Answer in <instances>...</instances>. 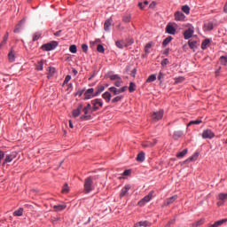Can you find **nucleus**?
<instances>
[{
	"mask_svg": "<svg viewBox=\"0 0 227 227\" xmlns=\"http://www.w3.org/2000/svg\"><path fill=\"white\" fill-rule=\"evenodd\" d=\"M24 20H21L18 22V24L15 26V28L13 29V33L19 34L21 30V27L23 26Z\"/></svg>",
	"mask_w": 227,
	"mask_h": 227,
	"instance_id": "obj_22",
	"label": "nucleus"
},
{
	"mask_svg": "<svg viewBox=\"0 0 227 227\" xmlns=\"http://www.w3.org/2000/svg\"><path fill=\"white\" fill-rule=\"evenodd\" d=\"M183 132L182 131H175V133H173V138L175 140H178L179 138L182 137Z\"/></svg>",
	"mask_w": 227,
	"mask_h": 227,
	"instance_id": "obj_30",
	"label": "nucleus"
},
{
	"mask_svg": "<svg viewBox=\"0 0 227 227\" xmlns=\"http://www.w3.org/2000/svg\"><path fill=\"white\" fill-rule=\"evenodd\" d=\"M168 64H169L168 59H164L162 60V62H160V65H161L162 67L168 66Z\"/></svg>",
	"mask_w": 227,
	"mask_h": 227,
	"instance_id": "obj_54",
	"label": "nucleus"
},
{
	"mask_svg": "<svg viewBox=\"0 0 227 227\" xmlns=\"http://www.w3.org/2000/svg\"><path fill=\"white\" fill-rule=\"evenodd\" d=\"M196 41H188V47H190V49L193 50L196 48Z\"/></svg>",
	"mask_w": 227,
	"mask_h": 227,
	"instance_id": "obj_44",
	"label": "nucleus"
},
{
	"mask_svg": "<svg viewBox=\"0 0 227 227\" xmlns=\"http://www.w3.org/2000/svg\"><path fill=\"white\" fill-rule=\"evenodd\" d=\"M82 111H83V114H85V115H82L80 117V120H82V121L91 120V115H88V113H90V111H91V109H82Z\"/></svg>",
	"mask_w": 227,
	"mask_h": 227,
	"instance_id": "obj_12",
	"label": "nucleus"
},
{
	"mask_svg": "<svg viewBox=\"0 0 227 227\" xmlns=\"http://www.w3.org/2000/svg\"><path fill=\"white\" fill-rule=\"evenodd\" d=\"M17 152H12L9 154H5L4 160H3V167H4L6 164L11 163L13 161L14 159L17 158Z\"/></svg>",
	"mask_w": 227,
	"mask_h": 227,
	"instance_id": "obj_1",
	"label": "nucleus"
},
{
	"mask_svg": "<svg viewBox=\"0 0 227 227\" xmlns=\"http://www.w3.org/2000/svg\"><path fill=\"white\" fill-rule=\"evenodd\" d=\"M82 51H83V52H87L88 51V45L87 44H82Z\"/></svg>",
	"mask_w": 227,
	"mask_h": 227,
	"instance_id": "obj_60",
	"label": "nucleus"
},
{
	"mask_svg": "<svg viewBox=\"0 0 227 227\" xmlns=\"http://www.w3.org/2000/svg\"><path fill=\"white\" fill-rule=\"evenodd\" d=\"M162 117H164V110H159L157 112H153V114H151V118L154 121L162 120Z\"/></svg>",
	"mask_w": 227,
	"mask_h": 227,
	"instance_id": "obj_3",
	"label": "nucleus"
},
{
	"mask_svg": "<svg viewBox=\"0 0 227 227\" xmlns=\"http://www.w3.org/2000/svg\"><path fill=\"white\" fill-rule=\"evenodd\" d=\"M156 81V74H151L148 76V79H146V83H150Z\"/></svg>",
	"mask_w": 227,
	"mask_h": 227,
	"instance_id": "obj_37",
	"label": "nucleus"
},
{
	"mask_svg": "<svg viewBox=\"0 0 227 227\" xmlns=\"http://www.w3.org/2000/svg\"><path fill=\"white\" fill-rule=\"evenodd\" d=\"M208 45H210V40H209V39H206V40H204V42H202V43L200 44V48H201L202 50H206V49L208 47Z\"/></svg>",
	"mask_w": 227,
	"mask_h": 227,
	"instance_id": "obj_27",
	"label": "nucleus"
},
{
	"mask_svg": "<svg viewBox=\"0 0 227 227\" xmlns=\"http://www.w3.org/2000/svg\"><path fill=\"white\" fill-rule=\"evenodd\" d=\"M82 110H91V105L88 104L85 107L82 108Z\"/></svg>",
	"mask_w": 227,
	"mask_h": 227,
	"instance_id": "obj_62",
	"label": "nucleus"
},
{
	"mask_svg": "<svg viewBox=\"0 0 227 227\" xmlns=\"http://www.w3.org/2000/svg\"><path fill=\"white\" fill-rule=\"evenodd\" d=\"M165 31L167 34L175 35L176 33V28H175L171 25H167V27L165 28Z\"/></svg>",
	"mask_w": 227,
	"mask_h": 227,
	"instance_id": "obj_17",
	"label": "nucleus"
},
{
	"mask_svg": "<svg viewBox=\"0 0 227 227\" xmlns=\"http://www.w3.org/2000/svg\"><path fill=\"white\" fill-rule=\"evenodd\" d=\"M156 144H158V141L156 139H154V140H153V142H145V143L142 144V147L152 148V147H154V145H156Z\"/></svg>",
	"mask_w": 227,
	"mask_h": 227,
	"instance_id": "obj_14",
	"label": "nucleus"
},
{
	"mask_svg": "<svg viewBox=\"0 0 227 227\" xmlns=\"http://www.w3.org/2000/svg\"><path fill=\"white\" fill-rule=\"evenodd\" d=\"M102 98L105 99L106 103H109V101L111 100V93H109L108 91L103 93Z\"/></svg>",
	"mask_w": 227,
	"mask_h": 227,
	"instance_id": "obj_26",
	"label": "nucleus"
},
{
	"mask_svg": "<svg viewBox=\"0 0 227 227\" xmlns=\"http://www.w3.org/2000/svg\"><path fill=\"white\" fill-rule=\"evenodd\" d=\"M6 157V155H4V152L0 151V165H1V160H3V159H4Z\"/></svg>",
	"mask_w": 227,
	"mask_h": 227,
	"instance_id": "obj_59",
	"label": "nucleus"
},
{
	"mask_svg": "<svg viewBox=\"0 0 227 227\" xmlns=\"http://www.w3.org/2000/svg\"><path fill=\"white\" fill-rule=\"evenodd\" d=\"M188 153L187 149H184V151H182L181 153H177V154H176V158H184Z\"/></svg>",
	"mask_w": 227,
	"mask_h": 227,
	"instance_id": "obj_31",
	"label": "nucleus"
},
{
	"mask_svg": "<svg viewBox=\"0 0 227 227\" xmlns=\"http://www.w3.org/2000/svg\"><path fill=\"white\" fill-rule=\"evenodd\" d=\"M153 192H150V193H148V195H146L145 197H144V199L138 200L137 205L138 207H144L145 206L146 203L150 202L153 199Z\"/></svg>",
	"mask_w": 227,
	"mask_h": 227,
	"instance_id": "obj_4",
	"label": "nucleus"
},
{
	"mask_svg": "<svg viewBox=\"0 0 227 227\" xmlns=\"http://www.w3.org/2000/svg\"><path fill=\"white\" fill-rule=\"evenodd\" d=\"M122 82H123L121 80L115 81L114 85H115V87L120 88L121 86Z\"/></svg>",
	"mask_w": 227,
	"mask_h": 227,
	"instance_id": "obj_57",
	"label": "nucleus"
},
{
	"mask_svg": "<svg viewBox=\"0 0 227 227\" xmlns=\"http://www.w3.org/2000/svg\"><path fill=\"white\" fill-rule=\"evenodd\" d=\"M94 89H88V90L85 91V94L88 95V94H94Z\"/></svg>",
	"mask_w": 227,
	"mask_h": 227,
	"instance_id": "obj_61",
	"label": "nucleus"
},
{
	"mask_svg": "<svg viewBox=\"0 0 227 227\" xmlns=\"http://www.w3.org/2000/svg\"><path fill=\"white\" fill-rule=\"evenodd\" d=\"M69 51L73 54H75L77 52V46L74 44L69 46Z\"/></svg>",
	"mask_w": 227,
	"mask_h": 227,
	"instance_id": "obj_45",
	"label": "nucleus"
},
{
	"mask_svg": "<svg viewBox=\"0 0 227 227\" xmlns=\"http://www.w3.org/2000/svg\"><path fill=\"white\" fill-rule=\"evenodd\" d=\"M84 96H85V99H91L92 98H94V97H97V96H94V93H88V94H84Z\"/></svg>",
	"mask_w": 227,
	"mask_h": 227,
	"instance_id": "obj_53",
	"label": "nucleus"
},
{
	"mask_svg": "<svg viewBox=\"0 0 227 227\" xmlns=\"http://www.w3.org/2000/svg\"><path fill=\"white\" fill-rule=\"evenodd\" d=\"M85 193H90L93 190L91 176L85 179Z\"/></svg>",
	"mask_w": 227,
	"mask_h": 227,
	"instance_id": "obj_5",
	"label": "nucleus"
},
{
	"mask_svg": "<svg viewBox=\"0 0 227 227\" xmlns=\"http://www.w3.org/2000/svg\"><path fill=\"white\" fill-rule=\"evenodd\" d=\"M109 27H111V20L105 21V24L103 25V29L105 31H109Z\"/></svg>",
	"mask_w": 227,
	"mask_h": 227,
	"instance_id": "obj_32",
	"label": "nucleus"
},
{
	"mask_svg": "<svg viewBox=\"0 0 227 227\" xmlns=\"http://www.w3.org/2000/svg\"><path fill=\"white\" fill-rule=\"evenodd\" d=\"M175 20L176 21H183L184 20H185V15H184V13H182L181 12H176Z\"/></svg>",
	"mask_w": 227,
	"mask_h": 227,
	"instance_id": "obj_16",
	"label": "nucleus"
},
{
	"mask_svg": "<svg viewBox=\"0 0 227 227\" xmlns=\"http://www.w3.org/2000/svg\"><path fill=\"white\" fill-rule=\"evenodd\" d=\"M129 93H133L136 90V84L134 82H129V87H128Z\"/></svg>",
	"mask_w": 227,
	"mask_h": 227,
	"instance_id": "obj_36",
	"label": "nucleus"
},
{
	"mask_svg": "<svg viewBox=\"0 0 227 227\" xmlns=\"http://www.w3.org/2000/svg\"><path fill=\"white\" fill-rule=\"evenodd\" d=\"M146 5H148V1H145L144 3H138V8H140V10H144Z\"/></svg>",
	"mask_w": 227,
	"mask_h": 227,
	"instance_id": "obj_50",
	"label": "nucleus"
},
{
	"mask_svg": "<svg viewBox=\"0 0 227 227\" xmlns=\"http://www.w3.org/2000/svg\"><path fill=\"white\" fill-rule=\"evenodd\" d=\"M122 20L125 23H129L131 21V15L130 14H127V15L123 16Z\"/></svg>",
	"mask_w": 227,
	"mask_h": 227,
	"instance_id": "obj_43",
	"label": "nucleus"
},
{
	"mask_svg": "<svg viewBox=\"0 0 227 227\" xmlns=\"http://www.w3.org/2000/svg\"><path fill=\"white\" fill-rule=\"evenodd\" d=\"M23 215V207L18 208L16 211L13 212V216H22Z\"/></svg>",
	"mask_w": 227,
	"mask_h": 227,
	"instance_id": "obj_28",
	"label": "nucleus"
},
{
	"mask_svg": "<svg viewBox=\"0 0 227 227\" xmlns=\"http://www.w3.org/2000/svg\"><path fill=\"white\" fill-rule=\"evenodd\" d=\"M198 156H199L198 153H194L193 156H192V157H190L188 159V161H194V160H196L198 159Z\"/></svg>",
	"mask_w": 227,
	"mask_h": 227,
	"instance_id": "obj_52",
	"label": "nucleus"
},
{
	"mask_svg": "<svg viewBox=\"0 0 227 227\" xmlns=\"http://www.w3.org/2000/svg\"><path fill=\"white\" fill-rule=\"evenodd\" d=\"M80 112H82V105L78 106L77 109L73 111V117L74 118L79 117Z\"/></svg>",
	"mask_w": 227,
	"mask_h": 227,
	"instance_id": "obj_25",
	"label": "nucleus"
},
{
	"mask_svg": "<svg viewBox=\"0 0 227 227\" xmlns=\"http://www.w3.org/2000/svg\"><path fill=\"white\" fill-rule=\"evenodd\" d=\"M200 123H202V121H200V120L192 121L188 122L187 127H191L192 125H199Z\"/></svg>",
	"mask_w": 227,
	"mask_h": 227,
	"instance_id": "obj_42",
	"label": "nucleus"
},
{
	"mask_svg": "<svg viewBox=\"0 0 227 227\" xmlns=\"http://www.w3.org/2000/svg\"><path fill=\"white\" fill-rule=\"evenodd\" d=\"M9 38V33H5L4 37H3V42L0 43V48L6 45L7 39Z\"/></svg>",
	"mask_w": 227,
	"mask_h": 227,
	"instance_id": "obj_33",
	"label": "nucleus"
},
{
	"mask_svg": "<svg viewBox=\"0 0 227 227\" xmlns=\"http://www.w3.org/2000/svg\"><path fill=\"white\" fill-rule=\"evenodd\" d=\"M67 208V205L65 204H60V205H54V211L55 212H60L65 210Z\"/></svg>",
	"mask_w": 227,
	"mask_h": 227,
	"instance_id": "obj_20",
	"label": "nucleus"
},
{
	"mask_svg": "<svg viewBox=\"0 0 227 227\" xmlns=\"http://www.w3.org/2000/svg\"><path fill=\"white\" fill-rule=\"evenodd\" d=\"M216 198L219 200L217 203L218 207H221L224 204V201L227 200V193L221 192Z\"/></svg>",
	"mask_w": 227,
	"mask_h": 227,
	"instance_id": "obj_9",
	"label": "nucleus"
},
{
	"mask_svg": "<svg viewBox=\"0 0 227 227\" xmlns=\"http://www.w3.org/2000/svg\"><path fill=\"white\" fill-rule=\"evenodd\" d=\"M219 61L221 62V65L226 66L227 65V57L221 56V58H219Z\"/></svg>",
	"mask_w": 227,
	"mask_h": 227,
	"instance_id": "obj_39",
	"label": "nucleus"
},
{
	"mask_svg": "<svg viewBox=\"0 0 227 227\" xmlns=\"http://www.w3.org/2000/svg\"><path fill=\"white\" fill-rule=\"evenodd\" d=\"M214 137L215 133L212 131V129H204V131H202V138L212 140Z\"/></svg>",
	"mask_w": 227,
	"mask_h": 227,
	"instance_id": "obj_7",
	"label": "nucleus"
},
{
	"mask_svg": "<svg viewBox=\"0 0 227 227\" xmlns=\"http://www.w3.org/2000/svg\"><path fill=\"white\" fill-rule=\"evenodd\" d=\"M15 59H17V53L15 52V50L11 49V51L7 54V60L13 63L15 62Z\"/></svg>",
	"mask_w": 227,
	"mask_h": 227,
	"instance_id": "obj_8",
	"label": "nucleus"
},
{
	"mask_svg": "<svg viewBox=\"0 0 227 227\" xmlns=\"http://www.w3.org/2000/svg\"><path fill=\"white\" fill-rule=\"evenodd\" d=\"M97 51H98V52L104 54V52H105L104 46H103L102 44L97 45Z\"/></svg>",
	"mask_w": 227,
	"mask_h": 227,
	"instance_id": "obj_49",
	"label": "nucleus"
},
{
	"mask_svg": "<svg viewBox=\"0 0 227 227\" xmlns=\"http://www.w3.org/2000/svg\"><path fill=\"white\" fill-rule=\"evenodd\" d=\"M117 90L125 92V91H127V86L121 87V89H117Z\"/></svg>",
	"mask_w": 227,
	"mask_h": 227,
	"instance_id": "obj_63",
	"label": "nucleus"
},
{
	"mask_svg": "<svg viewBox=\"0 0 227 227\" xmlns=\"http://www.w3.org/2000/svg\"><path fill=\"white\" fill-rule=\"evenodd\" d=\"M136 160L138 162H144V160H145V153L144 152L138 153Z\"/></svg>",
	"mask_w": 227,
	"mask_h": 227,
	"instance_id": "obj_21",
	"label": "nucleus"
},
{
	"mask_svg": "<svg viewBox=\"0 0 227 227\" xmlns=\"http://www.w3.org/2000/svg\"><path fill=\"white\" fill-rule=\"evenodd\" d=\"M150 223L148 221H140L134 224V227H150Z\"/></svg>",
	"mask_w": 227,
	"mask_h": 227,
	"instance_id": "obj_18",
	"label": "nucleus"
},
{
	"mask_svg": "<svg viewBox=\"0 0 227 227\" xmlns=\"http://www.w3.org/2000/svg\"><path fill=\"white\" fill-rule=\"evenodd\" d=\"M177 200V195H175L173 197H169L168 199H167V200H165V202H163V207H168V205H171L173 203H175V201Z\"/></svg>",
	"mask_w": 227,
	"mask_h": 227,
	"instance_id": "obj_13",
	"label": "nucleus"
},
{
	"mask_svg": "<svg viewBox=\"0 0 227 227\" xmlns=\"http://www.w3.org/2000/svg\"><path fill=\"white\" fill-rule=\"evenodd\" d=\"M108 91L112 92L114 96L121 95V93L124 92V91L118 90L116 87H109Z\"/></svg>",
	"mask_w": 227,
	"mask_h": 227,
	"instance_id": "obj_23",
	"label": "nucleus"
},
{
	"mask_svg": "<svg viewBox=\"0 0 227 227\" xmlns=\"http://www.w3.org/2000/svg\"><path fill=\"white\" fill-rule=\"evenodd\" d=\"M227 223V219H221L219 221L215 222L213 224H208V227H219Z\"/></svg>",
	"mask_w": 227,
	"mask_h": 227,
	"instance_id": "obj_15",
	"label": "nucleus"
},
{
	"mask_svg": "<svg viewBox=\"0 0 227 227\" xmlns=\"http://www.w3.org/2000/svg\"><path fill=\"white\" fill-rule=\"evenodd\" d=\"M130 189H131V185H129V184L123 186V188H121V191L120 198L121 199V198L127 196L128 191H129Z\"/></svg>",
	"mask_w": 227,
	"mask_h": 227,
	"instance_id": "obj_11",
	"label": "nucleus"
},
{
	"mask_svg": "<svg viewBox=\"0 0 227 227\" xmlns=\"http://www.w3.org/2000/svg\"><path fill=\"white\" fill-rule=\"evenodd\" d=\"M54 74H55V68L53 67H49L48 77H52Z\"/></svg>",
	"mask_w": 227,
	"mask_h": 227,
	"instance_id": "obj_46",
	"label": "nucleus"
},
{
	"mask_svg": "<svg viewBox=\"0 0 227 227\" xmlns=\"http://www.w3.org/2000/svg\"><path fill=\"white\" fill-rule=\"evenodd\" d=\"M43 63H44L43 59H42V61H38L35 65V70L36 71H43Z\"/></svg>",
	"mask_w": 227,
	"mask_h": 227,
	"instance_id": "obj_24",
	"label": "nucleus"
},
{
	"mask_svg": "<svg viewBox=\"0 0 227 227\" xmlns=\"http://www.w3.org/2000/svg\"><path fill=\"white\" fill-rule=\"evenodd\" d=\"M207 30L210 31L213 29V24L212 23H207L206 24Z\"/></svg>",
	"mask_w": 227,
	"mask_h": 227,
	"instance_id": "obj_56",
	"label": "nucleus"
},
{
	"mask_svg": "<svg viewBox=\"0 0 227 227\" xmlns=\"http://www.w3.org/2000/svg\"><path fill=\"white\" fill-rule=\"evenodd\" d=\"M115 46H117L119 49H123L124 47H127L128 44H125L123 41H117L115 42Z\"/></svg>",
	"mask_w": 227,
	"mask_h": 227,
	"instance_id": "obj_29",
	"label": "nucleus"
},
{
	"mask_svg": "<svg viewBox=\"0 0 227 227\" xmlns=\"http://www.w3.org/2000/svg\"><path fill=\"white\" fill-rule=\"evenodd\" d=\"M223 12L227 13V2L225 3V5H223Z\"/></svg>",
	"mask_w": 227,
	"mask_h": 227,
	"instance_id": "obj_64",
	"label": "nucleus"
},
{
	"mask_svg": "<svg viewBox=\"0 0 227 227\" xmlns=\"http://www.w3.org/2000/svg\"><path fill=\"white\" fill-rule=\"evenodd\" d=\"M90 104H92L93 111H97V110H98V108H100L104 106L102 99H98V98L90 101Z\"/></svg>",
	"mask_w": 227,
	"mask_h": 227,
	"instance_id": "obj_6",
	"label": "nucleus"
},
{
	"mask_svg": "<svg viewBox=\"0 0 227 227\" xmlns=\"http://www.w3.org/2000/svg\"><path fill=\"white\" fill-rule=\"evenodd\" d=\"M59 45V43L56 41L50 42L46 44L42 45V50L44 51H53L57 46Z\"/></svg>",
	"mask_w": 227,
	"mask_h": 227,
	"instance_id": "obj_2",
	"label": "nucleus"
},
{
	"mask_svg": "<svg viewBox=\"0 0 227 227\" xmlns=\"http://www.w3.org/2000/svg\"><path fill=\"white\" fill-rule=\"evenodd\" d=\"M68 192H69V186H67V184H65V185H63V188H61V193L67 194Z\"/></svg>",
	"mask_w": 227,
	"mask_h": 227,
	"instance_id": "obj_40",
	"label": "nucleus"
},
{
	"mask_svg": "<svg viewBox=\"0 0 227 227\" xmlns=\"http://www.w3.org/2000/svg\"><path fill=\"white\" fill-rule=\"evenodd\" d=\"M123 98L122 96H117L114 98H113V100H111V103H117V102H121V100Z\"/></svg>",
	"mask_w": 227,
	"mask_h": 227,
	"instance_id": "obj_48",
	"label": "nucleus"
},
{
	"mask_svg": "<svg viewBox=\"0 0 227 227\" xmlns=\"http://www.w3.org/2000/svg\"><path fill=\"white\" fill-rule=\"evenodd\" d=\"M150 49H152V43H148L145 44V54H149L150 53Z\"/></svg>",
	"mask_w": 227,
	"mask_h": 227,
	"instance_id": "obj_47",
	"label": "nucleus"
},
{
	"mask_svg": "<svg viewBox=\"0 0 227 227\" xmlns=\"http://www.w3.org/2000/svg\"><path fill=\"white\" fill-rule=\"evenodd\" d=\"M40 37H41L40 33L36 32L35 34H34V36H33V38H32V41L35 42V41L39 40Z\"/></svg>",
	"mask_w": 227,
	"mask_h": 227,
	"instance_id": "obj_51",
	"label": "nucleus"
},
{
	"mask_svg": "<svg viewBox=\"0 0 227 227\" xmlns=\"http://www.w3.org/2000/svg\"><path fill=\"white\" fill-rule=\"evenodd\" d=\"M171 40H173V38L171 36H168V37L163 39L162 46L167 47V45H168V43H169V42H171Z\"/></svg>",
	"mask_w": 227,
	"mask_h": 227,
	"instance_id": "obj_34",
	"label": "nucleus"
},
{
	"mask_svg": "<svg viewBox=\"0 0 227 227\" xmlns=\"http://www.w3.org/2000/svg\"><path fill=\"white\" fill-rule=\"evenodd\" d=\"M193 34H194L193 28H188L184 32V38L185 40H189L190 38H192V36H193Z\"/></svg>",
	"mask_w": 227,
	"mask_h": 227,
	"instance_id": "obj_10",
	"label": "nucleus"
},
{
	"mask_svg": "<svg viewBox=\"0 0 227 227\" xmlns=\"http://www.w3.org/2000/svg\"><path fill=\"white\" fill-rule=\"evenodd\" d=\"M164 79V73L159 72V75L157 76V80L162 81Z\"/></svg>",
	"mask_w": 227,
	"mask_h": 227,
	"instance_id": "obj_55",
	"label": "nucleus"
},
{
	"mask_svg": "<svg viewBox=\"0 0 227 227\" xmlns=\"http://www.w3.org/2000/svg\"><path fill=\"white\" fill-rule=\"evenodd\" d=\"M69 81H71V75H66L65 82H63V84H67V82H69Z\"/></svg>",
	"mask_w": 227,
	"mask_h": 227,
	"instance_id": "obj_58",
	"label": "nucleus"
},
{
	"mask_svg": "<svg viewBox=\"0 0 227 227\" xmlns=\"http://www.w3.org/2000/svg\"><path fill=\"white\" fill-rule=\"evenodd\" d=\"M109 80H111L113 82H116V81H121V78L118 74H113V75L109 76Z\"/></svg>",
	"mask_w": 227,
	"mask_h": 227,
	"instance_id": "obj_35",
	"label": "nucleus"
},
{
	"mask_svg": "<svg viewBox=\"0 0 227 227\" xmlns=\"http://www.w3.org/2000/svg\"><path fill=\"white\" fill-rule=\"evenodd\" d=\"M182 12L189 15L190 14V7H189V5L182 6Z\"/></svg>",
	"mask_w": 227,
	"mask_h": 227,
	"instance_id": "obj_41",
	"label": "nucleus"
},
{
	"mask_svg": "<svg viewBox=\"0 0 227 227\" xmlns=\"http://www.w3.org/2000/svg\"><path fill=\"white\" fill-rule=\"evenodd\" d=\"M105 90L104 85H98L96 87V92L94 93V96H99L101 93H103Z\"/></svg>",
	"mask_w": 227,
	"mask_h": 227,
	"instance_id": "obj_19",
	"label": "nucleus"
},
{
	"mask_svg": "<svg viewBox=\"0 0 227 227\" xmlns=\"http://www.w3.org/2000/svg\"><path fill=\"white\" fill-rule=\"evenodd\" d=\"M202 224H204V219H200L196 223H193V224H192V227H200Z\"/></svg>",
	"mask_w": 227,
	"mask_h": 227,
	"instance_id": "obj_38",
	"label": "nucleus"
}]
</instances>
